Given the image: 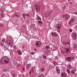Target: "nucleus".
I'll return each mask as SVG.
<instances>
[{"label": "nucleus", "instance_id": "4", "mask_svg": "<svg viewBox=\"0 0 77 77\" xmlns=\"http://www.w3.org/2000/svg\"><path fill=\"white\" fill-rule=\"evenodd\" d=\"M23 17L24 19H26V17H30V14L29 13H27L26 12L23 13Z\"/></svg>", "mask_w": 77, "mask_h": 77}, {"label": "nucleus", "instance_id": "48", "mask_svg": "<svg viewBox=\"0 0 77 77\" xmlns=\"http://www.w3.org/2000/svg\"><path fill=\"white\" fill-rule=\"evenodd\" d=\"M65 44H67V43H66Z\"/></svg>", "mask_w": 77, "mask_h": 77}, {"label": "nucleus", "instance_id": "19", "mask_svg": "<svg viewBox=\"0 0 77 77\" xmlns=\"http://www.w3.org/2000/svg\"><path fill=\"white\" fill-rule=\"evenodd\" d=\"M26 69H28L29 68V64H26Z\"/></svg>", "mask_w": 77, "mask_h": 77}, {"label": "nucleus", "instance_id": "20", "mask_svg": "<svg viewBox=\"0 0 77 77\" xmlns=\"http://www.w3.org/2000/svg\"><path fill=\"white\" fill-rule=\"evenodd\" d=\"M11 75H12L13 77H15L16 76V75L15 74L13 73L11 74Z\"/></svg>", "mask_w": 77, "mask_h": 77}, {"label": "nucleus", "instance_id": "14", "mask_svg": "<svg viewBox=\"0 0 77 77\" xmlns=\"http://www.w3.org/2000/svg\"><path fill=\"white\" fill-rule=\"evenodd\" d=\"M6 43L7 44H8V45H10L11 44V41L8 40V41H6Z\"/></svg>", "mask_w": 77, "mask_h": 77}, {"label": "nucleus", "instance_id": "50", "mask_svg": "<svg viewBox=\"0 0 77 77\" xmlns=\"http://www.w3.org/2000/svg\"><path fill=\"white\" fill-rule=\"evenodd\" d=\"M69 18H70V17H69Z\"/></svg>", "mask_w": 77, "mask_h": 77}, {"label": "nucleus", "instance_id": "33", "mask_svg": "<svg viewBox=\"0 0 77 77\" xmlns=\"http://www.w3.org/2000/svg\"><path fill=\"white\" fill-rule=\"evenodd\" d=\"M21 65V64L20 63H19L18 65L17 66H20Z\"/></svg>", "mask_w": 77, "mask_h": 77}, {"label": "nucleus", "instance_id": "39", "mask_svg": "<svg viewBox=\"0 0 77 77\" xmlns=\"http://www.w3.org/2000/svg\"><path fill=\"white\" fill-rule=\"evenodd\" d=\"M2 42H5V40L3 39L2 40Z\"/></svg>", "mask_w": 77, "mask_h": 77}, {"label": "nucleus", "instance_id": "31", "mask_svg": "<svg viewBox=\"0 0 77 77\" xmlns=\"http://www.w3.org/2000/svg\"><path fill=\"white\" fill-rule=\"evenodd\" d=\"M53 63L54 64V65H56L57 64V63H56L55 62H54Z\"/></svg>", "mask_w": 77, "mask_h": 77}, {"label": "nucleus", "instance_id": "12", "mask_svg": "<svg viewBox=\"0 0 77 77\" xmlns=\"http://www.w3.org/2000/svg\"><path fill=\"white\" fill-rule=\"evenodd\" d=\"M51 35L53 36L56 37L57 36V34L56 32H52L51 33Z\"/></svg>", "mask_w": 77, "mask_h": 77}, {"label": "nucleus", "instance_id": "38", "mask_svg": "<svg viewBox=\"0 0 77 77\" xmlns=\"http://www.w3.org/2000/svg\"><path fill=\"white\" fill-rule=\"evenodd\" d=\"M57 32H58L59 33H60V31L59 30H57Z\"/></svg>", "mask_w": 77, "mask_h": 77}, {"label": "nucleus", "instance_id": "25", "mask_svg": "<svg viewBox=\"0 0 77 77\" xmlns=\"http://www.w3.org/2000/svg\"><path fill=\"white\" fill-rule=\"evenodd\" d=\"M46 48L47 49H48V48H50V47H49V46H46Z\"/></svg>", "mask_w": 77, "mask_h": 77}, {"label": "nucleus", "instance_id": "43", "mask_svg": "<svg viewBox=\"0 0 77 77\" xmlns=\"http://www.w3.org/2000/svg\"><path fill=\"white\" fill-rule=\"evenodd\" d=\"M15 17H18V15H16L15 16Z\"/></svg>", "mask_w": 77, "mask_h": 77}, {"label": "nucleus", "instance_id": "17", "mask_svg": "<svg viewBox=\"0 0 77 77\" xmlns=\"http://www.w3.org/2000/svg\"><path fill=\"white\" fill-rule=\"evenodd\" d=\"M38 22L40 24H42V22L41 21H38Z\"/></svg>", "mask_w": 77, "mask_h": 77}, {"label": "nucleus", "instance_id": "40", "mask_svg": "<svg viewBox=\"0 0 77 77\" xmlns=\"http://www.w3.org/2000/svg\"><path fill=\"white\" fill-rule=\"evenodd\" d=\"M69 32H72V29H70L69 30Z\"/></svg>", "mask_w": 77, "mask_h": 77}, {"label": "nucleus", "instance_id": "51", "mask_svg": "<svg viewBox=\"0 0 77 77\" xmlns=\"http://www.w3.org/2000/svg\"><path fill=\"white\" fill-rule=\"evenodd\" d=\"M70 0H68V1H69Z\"/></svg>", "mask_w": 77, "mask_h": 77}, {"label": "nucleus", "instance_id": "22", "mask_svg": "<svg viewBox=\"0 0 77 77\" xmlns=\"http://www.w3.org/2000/svg\"><path fill=\"white\" fill-rule=\"evenodd\" d=\"M71 73L73 75H74V74H75V72H74V71H73V70H72L71 71Z\"/></svg>", "mask_w": 77, "mask_h": 77}, {"label": "nucleus", "instance_id": "49", "mask_svg": "<svg viewBox=\"0 0 77 77\" xmlns=\"http://www.w3.org/2000/svg\"><path fill=\"white\" fill-rule=\"evenodd\" d=\"M5 43H6V41L5 42Z\"/></svg>", "mask_w": 77, "mask_h": 77}, {"label": "nucleus", "instance_id": "10", "mask_svg": "<svg viewBox=\"0 0 77 77\" xmlns=\"http://www.w3.org/2000/svg\"><path fill=\"white\" fill-rule=\"evenodd\" d=\"M64 49H65V52L66 53H69V48H65Z\"/></svg>", "mask_w": 77, "mask_h": 77}, {"label": "nucleus", "instance_id": "1", "mask_svg": "<svg viewBox=\"0 0 77 77\" xmlns=\"http://www.w3.org/2000/svg\"><path fill=\"white\" fill-rule=\"evenodd\" d=\"M1 63L3 65H6L9 62V59L6 57H2L0 60Z\"/></svg>", "mask_w": 77, "mask_h": 77}, {"label": "nucleus", "instance_id": "28", "mask_svg": "<svg viewBox=\"0 0 77 77\" xmlns=\"http://www.w3.org/2000/svg\"><path fill=\"white\" fill-rule=\"evenodd\" d=\"M0 45H1V46H4V45L3 44V43H1Z\"/></svg>", "mask_w": 77, "mask_h": 77}, {"label": "nucleus", "instance_id": "2", "mask_svg": "<svg viewBox=\"0 0 77 77\" xmlns=\"http://www.w3.org/2000/svg\"><path fill=\"white\" fill-rule=\"evenodd\" d=\"M52 11H48L46 12L45 14V17H48L49 16H51V14H52Z\"/></svg>", "mask_w": 77, "mask_h": 77}, {"label": "nucleus", "instance_id": "23", "mask_svg": "<svg viewBox=\"0 0 77 77\" xmlns=\"http://www.w3.org/2000/svg\"><path fill=\"white\" fill-rule=\"evenodd\" d=\"M67 72L69 73V74L70 73V71H69V69H67Z\"/></svg>", "mask_w": 77, "mask_h": 77}, {"label": "nucleus", "instance_id": "41", "mask_svg": "<svg viewBox=\"0 0 77 77\" xmlns=\"http://www.w3.org/2000/svg\"><path fill=\"white\" fill-rule=\"evenodd\" d=\"M22 48H24V46H23L22 47Z\"/></svg>", "mask_w": 77, "mask_h": 77}, {"label": "nucleus", "instance_id": "45", "mask_svg": "<svg viewBox=\"0 0 77 77\" xmlns=\"http://www.w3.org/2000/svg\"><path fill=\"white\" fill-rule=\"evenodd\" d=\"M31 71L29 72V74H31Z\"/></svg>", "mask_w": 77, "mask_h": 77}, {"label": "nucleus", "instance_id": "8", "mask_svg": "<svg viewBox=\"0 0 77 77\" xmlns=\"http://www.w3.org/2000/svg\"><path fill=\"white\" fill-rule=\"evenodd\" d=\"M72 36L73 39H76L77 34H76V33H73L72 34Z\"/></svg>", "mask_w": 77, "mask_h": 77}, {"label": "nucleus", "instance_id": "27", "mask_svg": "<svg viewBox=\"0 0 77 77\" xmlns=\"http://www.w3.org/2000/svg\"><path fill=\"white\" fill-rule=\"evenodd\" d=\"M11 47H12V45H13V43H12V42H11Z\"/></svg>", "mask_w": 77, "mask_h": 77}, {"label": "nucleus", "instance_id": "35", "mask_svg": "<svg viewBox=\"0 0 77 77\" xmlns=\"http://www.w3.org/2000/svg\"><path fill=\"white\" fill-rule=\"evenodd\" d=\"M35 54V53L34 52H31V54Z\"/></svg>", "mask_w": 77, "mask_h": 77}, {"label": "nucleus", "instance_id": "26", "mask_svg": "<svg viewBox=\"0 0 77 77\" xmlns=\"http://www.w3.org/2000/svg\"><path fill=\"white\" fill-rule=\"evenodd\" d=\"M60 27H61V25H59V26H58V29H60Z\"/></svg>", "mask_w": 77, "mask_h": 77}, {"label": "nucleus", "instance_id": "29", "mask_svg": "<svg viewBox=\"0 0 77 77\" xmlns=\"http://www.w3.org/2000/svg\"><path fill=\"white\" fill-rule=\"evenodd\" d=\"M3 71H4V72H7V69H5V70H3Z\"/></svg>", "mask_w": 77, "mask_h": 77}, {"label": "nucleus", "instance_id": "24", "mask_svg": "<svg viewBox=\"0 0 77 77\" xmlns=\"http://www.w3.org/2000/svg\"><path fill=\"white\" fill-rule=\"evenodd\" d=\"M0 27H3V25L2 23H0Z\"/></svg>", "mask_w": 77, "mask_h": 77}, {"label": "nucleus", "instance_id": "34", "mask_svg": "<svg viewBox=\"0 0 77 77\" xmlns=\"http://www.w3.org/2000/svg\"><path fill=\"white\" fill-rule=\"evenodd\" d=\"M13 48H14V49H15V48H16V46H13Z\"/></svg>", "mask_w": 77, "mask_h": 77}, {"label": "nucleus", "instance_id": "6", "mask_svg": "<svg viewBox=\"0 0 77 77\" xmlns=\"http://www.w3.org/2000/svg\"><path fill=\"white\" fill-rule=\"evenodd\" d=\"M62 17L63 18H65L66 20H69V18L68 17V14H66L65 15H63L62 16Z\"/></svg>", "mask_w": 77, "mask_h": 77}, {"label": "nucleus", "instance_id": "13", "mask_svg": "<svg viewBox=\"0 0 77 77\" xmlns=\"http://www.w3.org/2000/svg\"><path fill=\"white\" fill-rule=\"evenodd\" d=\"M66 60H67L68 61L70 62V61H71V58L70 57H68L66 58Z\"/></svg>", "mask_w": 77, "mask_h": 77}, {"label": "nucleus", "instance_id": "15", "mask_svg": "<svg viewBox=\"0 0 77 77\" xmlns=\"http://www.w3.org/2000/svg\"><path fill=\"white\" fill-rule=\"evenodd\" d=\"M31 27H33V28L35 27V24L34 23L31 24Z\"/></svg>", "mask_w": 77, "mask_h": 77}, {"label": "nucleus", "instance_id": "46", "mask_svg": "<svg viewBox=\"0 0 77 77\" xmlns=\"http://www.w3.org/2000/svg\"><path fill=\"white\" fill-rule=\"evenodd\" d=\"M23 70H25V69L23 68Z\"/></svg>", "mask_w": 77, "mask_h": 77}, {"label": "nucleus", "instance_id": "18", "mask_svg": "<svg viewBox=\"0 0 77 77\" xmlns=\"http://www.w3.org/2000/svg\"><path fill=\"white\" fill-rule=\"evenodd\" d=\"M37 16L38 17V20H41V17H39V16L37 15Z\"/></svg>", "mask_w": 77, "mask_h": 77}, {"label": "nucleus", "instance_id": "21", "mask_svg": "<svg viewBox=\"0 0 77 77\" xmlns=\"http://www.w3.org/2000/svg\"><path fill=\"white\" fill-rule=\"evenodd\" d=\"M43 59H47V56L45 55L43 56Z\"/></svg>", "mask_w": 77, "mask_h": 77}, {"label": "nucleus", "instance_id": "37", "mask_svg": "<svg viewBox=\"0 0 77 77\" xmlns=\"http://www.w3.org/2000/svg\"><path fill=\"white\" fill-rule=\"evenodd\" d=\"M74 14H75V15H77V12H75Z\"/></svg>", "mask_w": 77, "mask_h": 77}, {"label": "nucleus", "instance_id": "36", "mask_svg": "<svg viewBox=\"0 0 77 77\" xmlns=\"http://www.w3.org/2000/svg\"><path fill=\"white\" fill-rule=\"evenodd\" d=\"M1 16H2V17H4V15L3 14H2L1 15Z\"/></svg>", "mask_w": 77, "mask_h": 77}, {"label": "nucleus", "instance_id": "42", "mask_svg": "<svg viewBox=\"0 0 77 77\" xmlns=\"http://www.w3.org/2000/svg\"><path fill=\"white\" fill-rule=\"evenodd\" d=\"M62 53H63V54L65 53V52H64V51H63Z\"/></svg>", "mask_w": 77, "mask_h": 77}, {"label": "nucleus", "instance_id": "32", "mask_svg": "<svg viewBox=\"0 0 77 77\" xmlns=\"http://www.w3.org/2000/svg\"><path fill=\"white\" fill-rule=\"evenodd\" d=\"M41 70H42V71H44V68H42L41 69Z\"/></svg>", "mask_w": 77, "mask_h": 77}, {"label": "nucleus", "instance_id": "16", "mask_svg": "<svg viewBox=\"0 0 77 77\" xmlns=\"http://www.w3.org/2000/svg\"><path fill=\"white\" fill-rule=\"evenodd\" d=\"M18 54H19L20 55H21V54H22V53H21V52L20 50L18 51Z\"/></svg>", "mask_w": 77, "mask_h": 77}, {"label": "nucleus", "instance_id": "5", "mask_svg": "<svg viewBox=\"0 0 77 77\" xmlns=\"http://www.w3.org/2000/svg\"><path fill=\"white\" fill-rule=\"evenodd\" d=\"M35 8L36 11H39L40 9V6L38 5L35 4L34 6Z\"/></svg>", "mask_w": 77, "mask_h": 77}, {"label": "nucleus", "instance_id": "30", "mask_svg": "<svg viewBox=\"0 0 77 77\" xmlns=\"http://www.w3.org/2000/svg\"><path fill=\"white\" fill-rule=\"evenodd\" d=\"M34 51H36V50H37L36 48H34Z\"/></svg>", "mask_w": 77, "mask_h": 77}, {"label": "nucleus", "instance_id": "3", "mask_svg": "<svg viewBox=\"0 0 77 77\" xmlns=\"http://www.w3.org/2000/svg\"><path fill=\"white\" fill-rule=\"evenodd\" d=\"M36 47H40L42 45V43L40 41H37L35 43Z\"/></svg>", "mask_w": 77, "mask_h": 77}, {"label": "nucleus", "instance_id": "44", "mask_svg": "<svg viewBox=\"0 0 77 77\" xmlns=\"http://www.w3.org/2000/svg\"><path fill=\"white\" fill-rule=\"evenodd\" d=\"M70 4H72V2H70Z\"/></svg>", "mask_w": 77, "mask_h": 77}, {"label": "nucleus", "instance_id": "11", "mask_svg": "<svg viewBox=\"0 0 77 77\" xmlns=\"http://www.w3.org/2000/svg\"><path fill=\"white\" fill-rule=\"evenodd\" d=\"M56 70L57 74H59L60 73V70H59V67H58V66L56 67Z\"/></svg>", "mask_w": 77, "mask_h": 77}, {"label": "nucleus", "instance_id": "7", "mask_svg": "<svg viewBox=\"0 0 77 77\" xmlns=\"http://www.w3.org/2000/svg\"><path fill=\"white\" fill-rule=\"evenodd\" d=\"M74 20V18L71 19L70 20V21H69V25L70 26V25H71V24H72V23H73V21Z\"/></svg>", "mask_w": 77, "mask_h": 77}, {"label": "nucleus", "instance_id": "47", "mask_svg": "<svg viewBox=\"0 0 77 77\" xmlns=\"http://www.w3.org/2000/svg\"><path fill=\"white\" fill-rule=\"evenodd\" d=\"M74 57H73L72 58L73 59H74Z\"/></svg>", "mask_w": 77, "mask_h": 77}, {"label": "nucleus", "instance_id": "9", "mask_svg": "<svg viewBox=\"0 0 77 77\" xmlns=\"http://www.w3.org/2000/svg\"><path fill=\"white\" fill-rule=\"evenodd\" d=\"M61 75L63 77H66L67 76V74L65 72H63L61 73Z\"/></svg>", "mask_w": 77, "mask_h": 77}]
</instances>
